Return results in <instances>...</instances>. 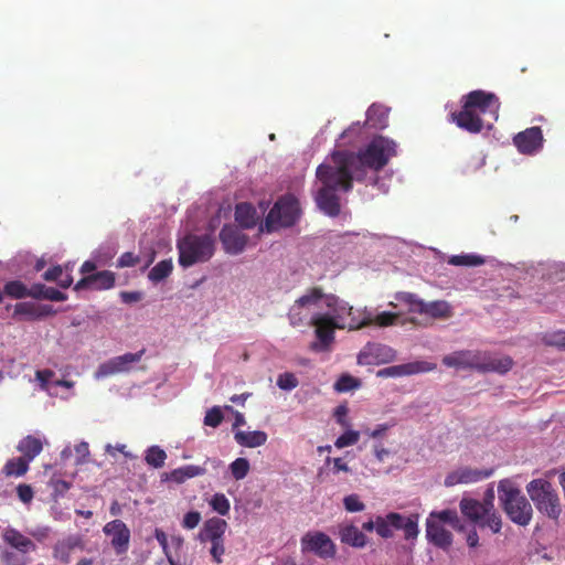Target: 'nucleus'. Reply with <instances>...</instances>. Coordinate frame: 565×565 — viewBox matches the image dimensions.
Returning a JSON list of instances; mask_svg holds the SVG:
<instances>
[{
	"label": "nucleus",
	"instance_id": "obj_1",
	"mask_svg": "<svg viewBox=\"0 0 565 565\" xmlns=\"http://www.w3.org/2000/svg\"><path fill=\"white\" fill-rule=\"evenodd\" d=\"M396 156V142L381 135L375 136L359 151L334 150L330 154L332 161L347 170L352 180L358 182L366 179L367 170L380 172Z\"/></svg>",
	"mask_w": 565,
	"mask_h": 565
},
{
	"label": "nucleus",
	"instance_id": "obj_2",
	"mask_svg": "<svg viewBox=\"0 0 565 565\" xmlns=\"http://www.w3.org/2000/svg\"><path fill=\"white\" fill-rule=\"evenodd\" d=\"M316 175L322 184L316 195L318 207L329 216H338L341 210L338 192L351 191L352 178L347 170L335 164L331 157L317 168Z\"/></svg>",
	"mask_w": 565,
	"mask_h": 565
},
{
	"label": "nucleus",
	"instance_id": "obj_3",
	"mask_svg": "<svg viewBox=\"0 0 565 565\" xmlns=\"http://www.w3.org/2000/svg\"><path fill=\"white\" fill-rule=\"evenodd\" d=\"M462 106L459 111H452L449 117L459 128L470 132L479 134L484 125L482 116L486 114L493 115L498 118L500 108L499 98L493 93L481 89L472 90L462 96Z\"/></svg>",
	"mask_w": 565,
	"mask_h": 565
},
{
	"label": "nucleus",
	"instance_id": "obj_4",
	"mask_svg": "<svg viewBox=\"0 0 565 565\" xmlns=\"http://www.w3.org/2000/svg\"><path fill=\"white\" fill-rule=\"evenodd\" d=\"M418 521L419 515L417 513L404 515L397 512H390L385 516H376L374 521L364 522L362 529L369 532L375 530L383 539H391L393 530H403L404 539L413 541L419 534Z\"/></svg>",
	"mask_w": 565,
	"mask_h": 565
},
{
	"label": "nucleus",
	"instance_id": "obj_5",
	"mask_svg": "<svg viewBox=\"0 0 565 565\" xmlns=\"http://www.w3.org/2000/svg\"><path fill=\"white\" fill-rule=\"evenodd\" d=\"M498 494L503 511L513 523L521 526L530 523L533 514L532 507L511 480L503 479L499 482Z\"/></svg>",
	"mask_w": 565,
	"mask_h": 565
},
{
	"label": "nucleus",
	"instance_id": "obj_6",
	"mask_svg": "<svg viewBox=\"0 0 565 565\" xmlns=\"http://www.w3.org/2000/svg\"><path fill=\"white\" fill-rule=\"evenodd\" d=\"M2 540L8 548L1 552L4 565H29L32 561L30 554L36 551V544L20 531L7 527L2 532Z\"/></svg>",
	"mask_w": 565,
	"mask_h": 565
},
{
	"label": "nucleus",
	"instance_id": "obj_7",
	"mask_svg": "<svg viewBox=\"0 0 565 565\" xmlns=\"http://www.w3.org/2000/svg\"><path fill=\"white\" fill-rule=\"evenodd\" d=\"M526 491L536 509L550 519L557 520L562 514V504L557 491L545 479H534L526 486Z\"/></svg>",
	"mask_w": 565,
	"mask_h": 565
},
{
	"label": "nucleus",
	"instance_id": "obj_8",
	"mask_svg": "<svg viewBox=\"0 0 565 565\" xmlns=\"http://www.w3.org/2000/svg\"><path fill=\"white\" fill-rule=\"evenodd\" d=\"M179 263L190 267L209 260L214 253V242L209 235H188L178 243Z\"/></svg>",
	"mask_w": 565,
	"mask_h": 565
},
{
	"label": "nucleus",
	"instance_id": "obj_9",
	"mask_svg": "<svg viewBox=\"0 0 565 565\" xmlns=\"http://www.w3.org/2000/svg\"><path fill=\"white\" fill-rule=\"evenodd\" d=\"M300 216L298 200L292 195L280 198L266 216L267 232L277 231L280 227L292 226Z\"/></svg>",
	"mask_w": 565,
	"mask_h": 565
},
{
	"label": "nucleus",
	"instance_id": "obj_10",
	"mask_svg": "<svg viewBox=\"0 0 565 565\" xmlns=\"http://www.w3.org/2000/svg\"><path fill=\"white\" fill-rule=\"evenodd\" d=\"M302 553H313L322 559L333 558L337 554L334 542L323 532H307L300 540Z\"/></svg>",
	"mask_w": 565,
	"mask_h": 565
},
{
	"label": "nucleus",
	"instance_id": "obj_11",
	"mask_svg": "<svg viewBox=\"0 0 565 565\" xmlns=\"http://www.w3.org/2000/svg\"><path fill=\"white\" fill-rule=\"evenodd\" d=\"M396 351L383 343L367 342L358 354L360 365H380L393 362Z\"/></svg>",
	"mask_w": 565,
	"mask_h": 565
},
{
	"label": "nucleus",
	"instance_id": "obj_12",
	"mask_svg": "<svg viewBox=\"0 0 565 565\" xmlns=\"http://www.w3.org/2000/svg\"><path fill=\"white\" fill-rule=\"evenodd\" d=\"M206 465H211L213 469H218L222 466V461L220 459H211L207 458L204 462V466L196 465H186L177 469L171 470L170 472H163L161 475L162 482H173L175 484H182L188 479H192L195 477H200L206 473Z\"/></svg>",
	"mask_w": 565,
	"mask_h": 565
},
{
	"label": "nucleus",
	"instance_id": "obj_13",
	"mask_svg": "<svg viewBox=\"0 0 565 565\" xmlns=\"http://www.w3.org/2000/svg\"><path fill=\"white\" fill-rule=\"evenodd\" d=\"M146 352V349H141L136 353H125L119 356H115L105 363L100 364L96 377H105L117 373L128 372L132 363H137L141 360Z\"/></svg>",
	"mask_w": 565,
	"mask_h": 565
},
{
	"label": "nucleus",
	"instance_id": "obj_14",
	"mask_svg": "<svg viewBox=\"0 0 565 565\" xmlns=\"http://www.w3.org/2000/svg\"><path fill=\"white\" fill-rule=\"evenodd\" d=\"M315 326L316 335L319 339L322 347H329L334 340V330L348 328L345 322L331 317L330 313H319L312 317L311 320Z\"/></svg>",
	"mask_w": 565,
	"mask_h": 565
},
{
	"label": "nucleus",
	"instance_id": "obj_15",
	"mask_svg": "<svg viewBox=\"0 0 565 565\" xmlns=\"http://www.w3.org/2000/svg\"><path fill=\"white\" fill-rule=\"evenodd\" d=\"M106 536L110 537V543L117 555L127 553L130 543V530L124 521L116 519L106 523L103 527Z\"/></svg>",
	"mask_w": 565,
	"mask_h": 565
},
{
	"label": "nucleus",
	"instance_id": "obj_16",
	"mask_svg": "<svg viewBox=\"0 0 565 565\" xmlns=\"http://www.w3.org/2000/svg\"><path fill=\"white\" fill-rule=\"evenodd\" d=\"M543 132L537 126L530 127L519 132L513 142L518 150L523 154H533L543 147Z\"/></svg>",
	"mask_w": 565,
	"mask_h": 565
},
{
	"label": "nucleus",
	"instance_id": "obj_17",
	"mask_svg": "<svg viewBox=\"0 0 565 565\" xmlns=\"http://www.w3.org/2000/svg\"><path fill=\"white\" fill-rule=\"evenodd\" d=\"M116 276L110 270H102L98 273L89 274L79 279L74 290L79 291L84 289L92 290H108L115 286Z\"/></svg>",
	"mask_w": 565,
	"mask_h": 565
},
{
	"label": "nucleus",
	"instance_id": "obj_18",
	"mask_svg": "<svg viewBox=\"0 0 565 565\" xmlns=\"http://www.w3.org/2000/svg\"><path fill=\"white\" fill-rule=\"evenodd\" d=\"M492 473L493 469H475L463 467L450 472L445 479V484L447 487H454L459 483H475L488 479Z\"/></svg>",
	"mask_w": 565,
	"mask_h": 565
},
{
	"label": "nucleus",
	"instance_id": "obj_19",
	"mask_svg": "<svg viewBox=\"0 0 565 565\" xmlns=\"http://www.w3.org/2000/svg\"><path fill=\"white\" fill-rule=\"evenodd\" d=\"M398 318V313L383 311L377 315H374L372 311L364 309L363 320L353 319L352 322L348 324V329L359 330L372 324L379 327H390L394 326L397 322Z\"/></svg>",
	"mask_w": 565,
	"mask_h": 565
},
{
	"label": "nucleus",
	"instance_id": "obj_20",
	"mask_svg": "<svg viewBox=\"0 0 565 565\" xmlns=\"http://www.w3.org/2000/svg\"><path fill=\"white\" fill-rule=\"evenodd\" d=\"M435 367L434 364L428 362H411L406 364L392 365L377 371L376 376L386 377H402L406 375H413L422 372L431 371Z\"/></svg>",
	"mask_w": 565,
	"mask_h": 565
},
{
	"label": "nucleus",
	"instance_id": "obj_21",
	"mask_svg": "<svg viewBox=\"0 0 565 565\" xmlns=\"http://www.w3.org/2000/svg\"><path fill=\"white\" fill-rule=\"evenodd\" d=\"M481 351H456L443 358V364L456 369H473L479 371Z\"/></svg>",
	"mask_w": 565,
	"mask_h": 565
},
{
	"label": "nucleus",
	"instance_id": "obj_22",
	"mask_svg": "<svg viewBox=\"0 0 565 565\" xmlns=\"http://www.w3.org/2000/svg\"><path fill=\"white\" fill-rule=\"evenodd\" d=\"M220 239L226 253L237 255L247 244V236L232 225H224L220 232Z\"/></svg>",
	"mask_w": 565,
	"mask_h": 565
},
{
	"label": "nucleus",
	"instance_id": "obj_23",
	"mask_svg": "<svg viewBox=\"0 0 565 565\" xmlns=\"http://www.w3.org/2000/svg\"><path fill=\"white\" fill-rule=\"evenodd\" d=\"M426 537L429 543L443 550H448L452 544L451 532L433 518L426 520Z\"/></svg>",
	"mask_w": 565,
	"mask_h": 565
},
{
	"label": "nucleus",
	"instance_id": "obj_24",
	"mask_svg": "<svg viewBox=\"0 0 565 565\" xmlns=\"http://www.w3.org/2000/svg\"><path fill=\"white\" fill-rule=\"evenodd\" d=\"M326 295L321 287H312L307 290L305 295L299 297L289 311V319L292 324H298L301 321L299 310L305 307L316 306L320 300L326 301Z\"/></svg>",
	"mask_w": 565,
	"mask_h": 565
},
{
	"label": "nucleus",
	"instance_id": "obj_25",
	"mask_svg": "<svg viewBox=\"0 0 565 565\" xmlns=\"http://www.w3.org/2000/svg\"><path fill=\"white\" fill-rule=\"evenodd\" d=\"M513 364V360L508 355L498 358L489 352L481 351L478 372L505 374L512 369Z\"/></svg>",
	"mask_w": 565,
	"mask_h": 565
},
{
	"label": "nucleus",
	"instance_id": "obj_26",
	"mask_svg": "<svg viewBox=\"0 0 565 565\" xmlns=\"http://www.w3.org/2000/svg\"><path fill=\"white\" fill-rule=\"evenodd\" d=\"M75 548H83V542L79 536L71 535L57 541L53 548V556L61 563L68 564L72 553Z\"/></svg>",
	"mask_w": 565,
	"mask_h": 565
},
{
	"label": "nucleus",
	"instance_id": "obj_27",
	"mask_svg": "<svg viewBox=\"0 0 565 565\" xmlns=\"http://www.w3.org/2000/svg\"><path fill=\"white\" fill-rule=\"evenodd\" d=\"M459 505H460L461 513L467 519H469L470 521H472L473 523H476L478 525L481 523V521L486 518L487 513L489 512L484 508V504H482L480 501H478L476 499L463 498L460 501Z\"/></svg>",
	"mask_w": 565,
	"mask_h": 565
},
{
	"label": "nucleus",
	"instance_id": "obj_28",
	"mask_svg": "<svg viewBox=\"0 0 565 565\" xmlns=\"http://www.w3.org/2000/svg\"><path fill=\"white\" fill-rule=\"evenodd\" d=\"M326 306L331 310V317L340 322H347L348 316L354 313V309L348 302L341 301L334 295L326 297Z\"/></svg>",
	"mask_w": 565,
	"mask_h": 565
},
{
	"label": "nucleus",
	"instance_id": "obj_29",
	"mask_svg": "<svg viewBox=\"0 0 565 565\" xmlns=\"http://www.w3.org/2000/svg\"><path fill=\"white\" fill-rule=\"evenodd\" d=\"M340 540L342 543L358 548H362L366 545L365 534L352 524L340 529Z\"/></svg>",
	"mask_w": 565,
	"mask_h": 565
},
{
	"label": "nucleus",
	"instance_id": "obj_30",
	"mask_svg": "<svg viewBox=\"0 0 565 565\" xmlns=\"http://www.w3.org/2000/svg\"><path fill=\"white\" fill-rule=\"evenodd\" d=\"M235 440L238 445L255 448L266 444L267 434L263 430L243 431L238 430L235 433Z\"/></svg>",
	"mask_w": 565,
	"mask_h": 565
},
{
	"label": "nucleus",
	"instance_id": "obj_31",
	"mask_svg": "<svg viewBox=\"0 0 565 565\" xmlns=\"http://www.w3.org/2000/svg\"><path fill=\"white\" fill-rule=\"evenodd\" d=\"M17 449L22 454L21 458L31 462L43 449L42 441L34 436H26L19 441Z\"/></svg>",
	"mask_w": 565,
	"mask_h": 565
},
{
	"label": "nucleus",
	"instance_id": "obj_32",
	"mask_svg": "<svg viewBox=\"0 0 565 565\" xmlns=\"http://www.w3.org/2000/svg\"><path fill=\"white\" fill-rule=\"evenodd\" d=\"M388 111L381 105H371L366 110L365 124L375 129H383L387 126Z\"/></svg>",
	"mask_w": 565,
	"mask_h": 565
},
{
	"label": "nucleus",
	"instance_id": "obj_33",
	"mask_svg": "<svg viewBox=\"0 0 565 565\" xmlns=\"http://www.w3.org/2000/svg\"><path fill=\"white\" fill-rule=\"evenodd\" d=\"M31 298L64 301L67 299V296L53 287H47L43 284H34L31 286Z\"/></svg>",
	"mask_w": 565,
	"mask_h": 565
},
{
	"label": "nucleus",
	"instance_id": "obj_34",
	"mask_svg": "<svg viewBox=\"0 0 565 565\" xmlns=\"http://www.w3.org/2000/svg\"><path fill=\"white\" fill-rule=\"evenodd\" d=\"M227 523L223 519L212 518L205 522L204 533L210 542L223 540Z\"/></svg>",
	"mask_w": 565,
	"mask_h": 565
},
{
	"label": "nucleus",
	"instance_id": "obj_35",
	"mask_svg": "<svg viewBox=\"0 0 565 565\" xmlns=\"http://www.w3.org/2000/svg\"><path fill=\"white\" fill-rule=\"evenodd\" d=\"M255 209L249 203H239L236 205L235 220L243 227L250 228L255 225Z\"/></svg>",
	"mask_w": 565,
	"mask_h": 565
},
{
	"label": "nucleus",
	"instance_id": "obj_36",
	"mask_svg": "<svg viewBox=\"0 0 565 565\" xmlns=\"http://www.w3.org/2000/svg\"><path fill=\"white\" fill-rule=\"evenodd\" d=\"M424 315L434 319H446L452 315L450 305L445 300L426 302Z\"/></svg>",
	"mask_w": 565,
	"mask_h": 565
},
{
	"label": "nucleus",
	"instance_id": "obj_37",
	"mask_svg": "<svg viewBox=\"0 0 565 565\" xmlns=\"http://www.w3.org/2000/svg\"><path fill=\"white\" fill-rule=\"evenodd\" d=\"M29 463L28 459L21 457L11 458L4 463L1 471L8 477H22L28 472Z\"/></svg>",
	"mask_w": 565,
	"mask_h": 565
},
{
	"label": "nucleus",
	"instance_id": "obj_38",
	"mask_svg": "<svg viewBox=\"0 0 565 565\" xmlns=\"http://www.w3.org/2000/svg\"><path fill=\"white\" fill-rule=\"evenodd\" d=\"M3 294L13 299H23L25 297H31V287L28 288L26 285L20 280H11L4 285L2 295Z\"/></svg>",
	"mask_w": 565,
	"mask_h": 565
},
{
	"label": "nucleus",
	"instance_id": "obj_39",
	"mask_svg": "<svg viewBox=\"0 0 565 565\" xmlns=\"http://www.w3.org/2000/svg\"><path fill=\"white\" fill-rule=\"evenodd\" d=\"M167 452L159 446H150L146 450L145 461L152 468L160 469L164 466Z\"/></svg>",
	"mask_w": 565,
	"mask_h": 565
},
{
	"label": "nucleus",
	"instance_id": "obj_40",
	"mask_svg": "<svg viewBox=\"0 0 565 565\" xmlns=\"http://www.w3.org/2000/svg\"><path fill=\"white\" fill-rule=\"evenodd\" d=\"M173 265L170 259H164L159 262L156 266L151 268L148 274L149 280L152 282H159L166 279L172 273Z\"/></svg>",
	"mask_w": 565,
	"mask_h": 565
},
{
	"label": "nucleus",
	"instance_id": "obj_41",
	"mask_svg": "<svg viewBox=\"0 0 565 565\" xmlns=\"http://www.w3.org/2000/svg\"><path fill=\"white\" fill-rule=\"evenodd\" d=\"M396 299L407 305L409 312L424 315L426 302L419 299L416 295L411 292H402L396 296Z\"/></svg>",
	"mask_w": 565,
	"mask_h": 565
},
{
	"label": "nucleus",
	"instance_id": "obj_42",
	"mask_svg": "<svg viewBox=\"0 0 565 565\" xmlns=\"http://www.w3.org/2000/svg\"><path fill=\"white\" fill-rule=\"evenodd\" d=\"M20 316L28 320H39L38 305L33 302H18L14 306L13 318Z\"/></svg>",
	"mask_w": 565,
	"mask_h": 565
},
{
	"label": "nucleus",
	"instance_id": "obj_43",
	"mask_svg": "<svg viewBox=\"0 0 565 565\" xmlns=\"http://www.w3.org/2000/svg\"><path fill=\"white\" fill-rule=\"evenodd\" d=\"M428 518H433L435 520H438L440 524H449L454 529H457L459 526V518L456 511L454 510H443V511H433Z\"/></svg>",
	"mask_w": 565,
	"mask_h": 565
},
{
	"label": "nucleus",
	"instance_id": "obj_44",
	"mask_svg": "<svg viewBox=\"0 0 565 565\" xmlns=\"http://www.w3.org/2000/svg\"><path fill=\"white\" fill-rule=\"evenodd\" d=\"M542 341L548 347H556L565 350V330L546 332L543 334Z\"/></svg>",
	"mask_w": 565,
	"mask_h": 565
},
{
	"label": "nucleus",
	"instance_id": "obj_45",
	"mask_svg": "<svg viewBox=\"0 0 565 565\" xmlns=\"http://www.w3.org/2000/svg\"><path fill=\"white\" fill-rule=\"evenodd\" d=\"M230 468L234 479L242 480L249 471V462L246 458H237L231 463Z\"/></svg>",
	"mask_w": 565,
	"mask_h": 565
},
{
	"label": "nucleus",
	"instance_id": "obj_46",
	"mask_svg": "<svg viewBox=\"0 0 565 565\" xmlns=\"http://www.w3.org/2000/svg\"><path fill=\"white\" fill-rule=\"evenodd\" d=\"M449 264L455 266H478L483 264V259L478 255H455L450 257Z\"/></svg>",
	"mask_w": 565,
	"mask_h": 565
},
{
	"label": "nucleus",
	"instance_id": "obj_47",
	"mask_svg": "<svg viewBox=\"0 0 565 565\" xmlns=\"http://www.w3.org/2000/svg\"><path fill=\"white\" fill-rule=\"evenodd\" d=\"M210 504L214 511H216L221 515H226L230 512L231 504L228 499L223 493H215Z\"/></svg>",
	"mask_w": 565,
	"mask_h": 565
},
{
	"label": "nucleus",
	"instance_id": "obj_48",
	"mask_svg": "<svg viewBox=\"0 0 565 565\" xmlns=\"http://www.w3.org/2000/svg\"><path fill=\"white\" fill-rule=\"evenodd\" d=\"M481 527H489L493 533H498L501 530L502 521L501 516L495 510L489 511L486 518L479 524Z\"/></svg>",
	"mask_w": 565,
	"mask_h": 565
},
{
	"label": "nucleus",
	"instance_id": "obj_49",
	"mask_svg": "<svg viewBox=\"0 0 565 565\" xmlns=\"http://www.w3.org/2000/svg\"><path fill=\"white\" fill-rule=\"evenodd\" d=\"M360 433L355 430H347L344 434L339 436L335 441L334 446L339 449L355 445L359 441Z\"/></svg>",
	"mask_w": 565,
	"mask_h": 565
},
{
	"label": "nucleus",
	"instance_id": "obj_50",
	"mask_svg": "<svg viewBox=\"0 0 565 565\" xmlns=\"http://www.w3.org/2000/svg\"><path fill=\"white\" fill-rule=\"evenodd\" d=\"M224 416L220 407L214 406L209 409L204 416V425L210 427H217L223 422Z\"/></svg>",
	"mask_w": 565,
	"mask_h": 565
},
{
	"label": "nucleus",
	"instance_id": "obj_51",
	"mask_svg": "<svg viewBox=\"0 0 565 565\" xmlns=\"http://www.w3.org/2000/svg\"><path fill=\"white\" fill-rule=\"evenodd\" d=\"M299 382L298 379L294 373H282L277 379V385L279 388L285 391L294 390L298 386Z\"/></svg>",
	"mask_w": 565,
	"mask_h": 565
},
{
	"label": "nucleus",
	"instance_id": "obj_52",
	"mask_svg": "<svg viewBox=\"0 0 565 565\" xmlns=\"http://www.w3.org/2000/svg\"><path fill=\"white\" fill-rule=\"evenodd\" d=\"M359 386L358 380L351 375H342L334 384L338 392H348Z\"/></svg>",
	"mask_w": 565,
	"mask_h": 565
},
{
	"label": "nucleus",
	"instance_id": "obj_53",
	"mask_svg": "<svg viewBox=\"0 0 565 565\" xmlns=\"http://www.w3.org/2000/svg\"><path fill=\"white\" fill-rule=\"evenodd\" d=\"M343 505L348 512L363 511L365 504L360 500L358 494H349L343 499Z\"/></svg>",
	"mask_w": 565,
	"mask_h": 565
},
{
	"label": "nucleus",
	"instance_id": "obj_54",
	"mask_svg": "<svg viewBox=\"0 0 565 565\" xmlns=\"http://www.w3.org/2000/svg\"><path fill=\"white\" fill-rule=\"evenodd\" d=\"M201 514L198 511H190L185 513L182 520V526L186 530H193L195 529L200 521H201Z\"/></svg>",
	"mask_w": 565,
	"mask_h": 565
},
{
	"label": "nucleus",
	"instance_id": "obj_55",
	"mask_svg": "<svg viewBox=\"0 0 565 565\" xmlns=\"http://www.w3.org/2000/svg\"><path fill=\"white\" fill-rule=\"evenodd\" d=\"M17 493L19 499L23 503H30L34 497V491L30 484L21 483L17 487Z\"/></svg>",
	"mask_w": 565,
	"mask_h": 565
},
{
	"label": "nucleus",
	"instance_id": "obj_56",
	"mask_svg": "<svg viewBox=\"0 0 565 565\" xmlns=\"http://www.w3.org/2000/svg\"><path fill=\"white\" fill-rule=\"evenodd\" d=\"M139 263V257L134 255L130 252H126L117 260V267L124 268V267H132L136 266Z\"/></svg>",
	"mask_w": 565,
	"mask_h": 565
},
{
	"label": "nucleus",
	"instance_id": "obj_57",
	"mask_svg": "<svg viewBox=\"0 0 565 565\" xmlns=\"http://www.w3.org/2000/svg\"><path fill=\"white\" fill-rule=\"evenodd\" d=\"M210 553L215 563L222 562V555L225 553L224 541H212Z\"/></svg>",
	"mask_w": 565,
	"mask_h": 565
},
{
	"label": "nucleus",
	"instance_id": "obj_58",
	"mask_svg": "<svg viewBox=\"0 0 565 565\" xmlns=\"http://www.w3.org/2000/svg\"><path fill=\"white\" fill-rule=\"evenodd\" d=\"M394 423H384L376 426L375 429H365L364 434L373 439H377L384 436V434L394 426Z\"/></svg>",
	"mask_w": 565,
	"mask_h": 565
},
{
	"label": "nucleus",
	"instance_id": "obj_59",
	"mask_svg": "<svg viewBox=\"0 0 565 565\" xmlns=\"http://www.w3.org/2000/svg\"><path fill=\"white\" fill-rule=\"evenodd\" d=\"M330 463H333L332 472L334 475L339 473L340 471L351 472L350 467L342 460V458L327 457L326 465L329 466Z\"/></svg>",
	"mask_w": 565,
	"mask_h": 565
},
{
	"label": "nucleus",
	"instance_id": "obj_60",
	"mask_svg": "<svg viewBox=\"0 0 565 565\" xmlns=\"http://www.w3.org/2000/svg\"><path fill=\"white\" fill-rule=\"evenodd\" d=\"M63 276V268L57 265L49 268L43 274V279L46 281H57Z\"/></svg>",
	"mask_w": 565,
	"mask_h": 565
},
{
	"label": "nucleus",
	"instance_id": "obj_61",
	"mask_svg": "<svg viewBox=\"0 0 565 565\" xmlns=\"http://www.w3.org/2000/svg\"><path fill=\"white\" fill-rule=\"evenodd\" d=\"M348 412L349 411L345 405H339L334 411V417L337 422L343 427H348L350 425L347 420Z\"/></svg>",
	"mask_w": 565,
	"mask_h": 565
},
{
	"label": "nucleus",
	"instance_id": "obj_62",
	"mask_svg": "<svg viewBox=\"0 0 565 565\" xmlns=\"http://www.w3.org/2000/svg\"><path fill=\"white\" fill-rule=\"evenodd\" d=\"M142 292L140 291H121L120 298L125 303L138 302L142 299Z\"/></svg>",
	"mask_w": 565,
	"mask_h": 565
},
{
	"label": "nucleus",
	"instance_id": "obj_63",
	"mask_svg": "<svg viewBox=\"0 0 565 565\" xmlns=\"http://www.w3.org/2000/svg\"><path fill=\"white\" fill-rule=\"evenodd\" d=\"M362 130V126L360 122L352 124L347 130H344L341 135V139H345L351 136H358Z\"/></svg>",
	"mask_w": 565,
	"mask_h": 565
},
{
	"label": "nucleus",
	"instance_id": "obj_64",
	"mask_svg": "<svg viewBox=\"0 0 565 565\" xmlns=\"http://www.w3.org/2000/svg\"><path fill=\"white\" fill-rule=\"evenodd\" d=\"M36 380L44 387L50 379L53 376V372L51 370L36 371L35 373Z\"/></svg>",
	"mask_w": 565,
	"mask_h": 565
}]
</instances>
